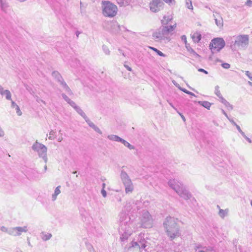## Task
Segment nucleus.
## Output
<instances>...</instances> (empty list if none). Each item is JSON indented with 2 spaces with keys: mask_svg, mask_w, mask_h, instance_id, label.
Instances as JSON below:
<instances>
[{
  "mask_svg": "<svg viewBox=\"0 0 252 252\" xmlns=\"http://www.w3.org/2000/svg\"><path fill=\"white\" fill-rule=\"evenodd\" d=\"M158 56H163V57L165 56V55L162 52L160 51L159 50H158Z\"/></svg>",
  "mask_w": 252,
  "mask_h": 252,
  "instance_id": "58",
  "label": "nucleus"
},
{
  "mask_svg": "<svg viewBox=\"0 0 252 252\" xmlns=\"http://www.w3.org/2000/svg\"><path fill=\"white\" fill-rule=\"evenodd\" d=\"M32 148V150L37 153L39 158H42L44 160L45 163L47 162V148L44 145L36 141L33 143Z\"/></svg>",
  "mask_w": 252,
  "mask_h": 252,
  "instance_id": "6",
  "label": "nucleus"
},
{
  "mask_svg": "<svg viewBox=\"0 0 252 252\" xmlns=\"http://www.w3.org/2000/svg\"><path fill=\"white\" fill-rule=\"evenodd\" d=\"M121 177L122 182L125 187V190L126 193H130L133 190V186L130 179L127 173L122 171L121 173Z\"/></svg>",
  "mask_w": 252,
  "mask_h": 252,
  "instance_id": "8",
  "label": "nucleus"
},
{
  "mask_svg": "<svg viewBox=\"0 0 252 252\" xmlns=\"http://www.w3.org/2000/svg\"><path fill=\"white\" fill-rule=\"evenodd\" d=\"M221 112L227 119H229L227 114L226 113V112L224 111L223 109H221Z\"/></svg>",
  "mask_w": 252,
  "mask_h": 252,
  "instance_id": "57",
  "label": "nucleus"
},
{
  "mask_svg": "<svg viewBox=\"0 0 252 252\" xmlns=\"http://www.w3.org/2000/svg\"><path fill=\"white\" fill-rule=\"evenodd\" d=\"M246 4L249 6H252V0H247Z\"/></svg>",
  "mask_w": 252,
  "mask_h": 252,
  "instance_id": "50",
  "label": "nucleus"
},
{
  "mask_svg": "<svg viewBox=\"0 0 252 252\" xmlns=\"http://www.w3.org/2000/svg\"><path fill=\"white\" fill-rule=\"evenodd\" d=\"M149 48L158 53V49L152 47H149Z\"/></svg>",
  "mask_w": 252,
  "mask_h": 252,
  "instance_id": "62",
  "label": "nucleus"
},
{
  "mask_svg": "<svg viewBox=\"0 0 252 252\" xmlns=\"http://www.w3.org/2000/svg\"><path fill=\"white\" fill-rule=\"evenodd\" d=\"M94 129L97 133L99 134H102V131L97 126H95V127L94 128Z\"/></svg>",
  "mask_w": 252,
  "mask_h": 252,
  "instance_id": "48",
  "label": "nucleus"
},
{
  "mask_svg": "<svg viewBox=\"0 0 252 252\" xmlns=\"http://www.w3.org/2000/svg\"><path fill=\"white\" fill-rule=\"evenodd\" d=\"M165 2L170 6L174 5L176 3L175 0H163Z\"/></svg>",
  "mask_w": 252,
  "mask_h": 252,
  "instance_id": "35",
  "label": "nucleus"
},
{
  "mask_svg": "<svg viewBox=\"0 0 252 252\" xmlns=\"http://www.w3.org/2000/svg\"><path fill=\"white\" fill-rule=\"evenodd\" d=\"M158 6H161V5H163V3L160 0H158Z\"/></svg>",
  "mask_w": 252,
  "mask_h": 252,
  "instance_id": "61",
  "label": "nucleus"
},
{
  "mask_svg": "<svg viewBox=\"0 0 252 252\" xmlns=\"http://www.w3.org/2000/svg\"><path fill=\"white\" fill-rule=\"evenodd\" d=\"M195 252H205V251L203 250H195Z\"/></svg>",
  "mask_w": 252,
  "mask_h": 252,
  "instance_id": "64",
  "label": "nucleus"
},
{
  "mask_svg": "<svg viewBox=\"0 0 252 252\" xmlns=\"http://www.w3.org/2000/svg\"><path fill=\"white\" fill-rule=\"evenodd\" d=\"M119 53L122 54L124 57H125L126 56V55L122 51V50L121 49H119Z\"/></svg>",
  "mask_w": 252,
  "mask_h": 252,
  "instance_id": "60",
  "label": "nucleus"
},
{
  "mask_svg": "<svg viewBox=\"0 0 252 252\" xmlns=\"http://www.w3.org/2000/svg\"><path fill=\"white\" fill-rule=\"evenodd\" d=\"M18 105L13 101H11V107L13 108H16V106Z\"/></svg>",
  "mask_w": 252,
  "mask_h": 252,
  "instance_id": "51",
  "label": "nucleus"
},
{
  "mask_svg": "<svg viewBox=\"0 0 252 252\" xmlns=\"http://www.w3.org/2000/svg\"><path fill=\"white\" fill-rule=\"evenodd\" d=\"M221 66L225 69H228L230 67V65L228 63H223L221 64Z\"/></svg>",
  "mask_w": 252,
  "mask_h": 252,
  "instance_id": "40",
  "label": "nucleus"
},
{
  "mask_svg": "<svg viewBox=\"0 0 252 252\" xmlns=\"http://www.w3.org/2000/svg\"><path fill=\"white\" fill-rule=\"evenodd\" d=\"M225 42L223 38L217 37L211 40L210 44V48L213 53L219 52L225 46Z\"/></svg>",
  "mask_w": 252,
  "mask_h": 252,
  "instance_id": "7",
  "label": "nucleus"
},
{
  "mask_svg": "<svg viewBox=\"0 0 252 252\" xmlns=\"http://www.w3.org/2000/svg\"><path fill=\"white\" fill-rule=\"evenodd\" d=\"M203 250L206 252H212L214 251V249L212 247H203Z\"/></svg>",
  "mask_w": 252,
  "mask_h": 252,
  "instance_id": "36",
  "label": "nucleus"
},
{
  "mask_svg": "<svg viewBox=\"0 0 252 252\" xmlns=\"http://www.w3.org/2000/svg\"><path fill=\"white\" fill-rule=\"evenodd\" d=\"M245 74L249 77V78L252 81V73L249 71H245Z\"/></svg>",
  "mask_w": 252,
  "mask_h": 252,
  "instance_id": "43",
  "label": "nucleus"
},
{
  "mask_svg": "<svg viewBox=\"0 0 252 252\" xmlns=\"http://www.w3.org/2000/svg\"><path fill=\"white\" fill-rule=\"evenodd\" d=\"M197 103L208 110L210 109L211 106V103L206 101H199Z\"/></svg>",
  "mask_w": 252,
  "mask_h": 252,
  "instance_id": "27",
  "label": "nucleus"
},
{
  "mask_svg": "<svg viewBox=\"0 0 252 252\" xmlns=\"http://www.w3.org/2000/svg\"><path fill=\"white\" fill-rule=\"evenodd\" d=\"M61 186H58L55 189L54 193L52 195V199L53 201L56 200L57 196L61 193Z\"/></svg>",
  "mask_w": 252,
  "mask_h": 252,
  "instance_id": "25",
  "label": "nucleus"
},
{
  "mask_svg": "<svg viewBox=\"0 0 252 252\" xmlns=\"http://www.w3.org/2000/svg\"><path fill=\"white\" fill-rule=\"evenodd\" d=\"M179 89H180V90L182 91L183 92H184L188 94H189V95H191L192 96H195V95L193 93L185 89H183V88H179Z\"/></svg>",
  "mask_w": 252,
  "mask_h": 252,
  "instance_id": "39",
  "label": "nucleus"
},
{
  "mask_svg": "<svg viewBox=\"0 0 252 252\" xmlns=\"http://www.w3.org/2000/svg\"><path fill=\"white\" fill-rule=\"evenodd\" d=\"M0 230L4 232L7 233L9 235H10V231L11 230V228H7L4 226H2L0 228Z\"/></svg>",
  "mask_w": 252,
  "mask_h": 252,
  "instance_id": "31",
  "label": "nucleus"
},
{
  "mask_svg": "<svg viewBox=\"0 0 252 252\" xmlns=\"http://www.w3.org/2000/svg\"><path fill=\"white\" fill-rule=\"evenodd\" d=\"M107 138L112 141L119 142H121L122 139L121 137H119L116 135L111 134L107 136Z\"/></svg>",
  "mask_w": 252,
  "mask_h": 252,
  "instance_id": "24",
  "label": "nucleus"
},
{
  "mask_svg": "<svg viewBox=\"0 0 252 252\" xmlns=\"http://www.w3.org/2000/svg\"><path fill=\"white\" fill-rule=\"evenodd\" d=\"M220 101L222 103H223L224 105H226V104L228 102L226 100H225L222 96L220 98Z\"/></svg>",
  "mask_w": 252,
  "mask_h": 252,
  "instance_id": "45",
  "label": "nucleus"
},
{
  "mask_svg": "<svg viewBox=\"0 0 252 252\" xmlns=\"http://www.w3.org/2000/svg\"><path fill=\"white\" fill-rule=\"evenodd\" d=\"M120 226L119 231L123 239H127L133 231L137 230L138 225L135 226V222L131 220L130 217L126 213H121L120 215Z\"/></svg>",
  "mask_w": 252,
  "mask_h": 252,
  "instance_id": "1",
  "label": "nucleus"
},
{
  "mask_svg": "<svg viewBox=\"0 0 252 252\" xmlns=\"http://www.w3.org/2000/svg\"><path fill=\"white\" fill-rule=\"evenodd\" d=\"M219 87L217 86L215 87V93L217 95V96L219 98H221L222 96L220 93V92L219 90Z\"/></svg>",
  "mask_w": 252,
  "mask_h": 252,
  "instance_id": "30",
  "label": "nucleus"
},
{
  "mask_svg": "<svg viewBox=\"0 0 252 252\" xmlns=\"http://www.w3.org/2000/svg\"><path fill=\"white\" fill-rule=\"evenodd\" d=\"M0 93L1 95L5 96V98L7 100H11V94L9 91L7 90H3V88L1 86V89L0 90Z\"/></svg>",
  "mask_w": 252,
  "mask_h": 252,
  "instance_id": "16",
  "label": "nucleus"
},
{
  "mask_svg": "<svg viewBox=\"0 0 252 252\" xmlns=\"http://www.w3.org/2000/svg\"><path fill=\"white\" fill-rule=\"evenodd\" d=\"M191 37L195 43H198L201 38V34L199 32H195L191 34Z\"/></svg>",
  "mask_w": 252,
  "mask_h": 252,
  "instance_id": "19",
  "label": "nucleus"
},
{
  "mask_svg": "<svg viewBox=\"0 0 252 252\" xmlns=\"http://www.w3.org/2000/svg\"><path fill=\"white\" fill-rule=\"evenodd\" d=\"M60 84L63 87L64 91L66 92L69 95L72 94V93L71 90L64 81H62V82L60 83Z\"/></svg>",
  "mask_w": 252,
  "mask_h": 252,
  "instance_id": "22",
  "label": "nucleus"
},
{
  "mask_svg": "<svg viewBox=\"0 0 252 252\" xmlns=\"http://www.w3.org/2000/svg\"><path fill=\"white\" fill-rule=\"evenodd\" d=\"M124 66L125 67V68H126L128 71H132V69L130 67H129L128 65L126 64H124Z\"/></svg>",
  "mask_w": 252,
  "mask_h": 252,
  "instance_id": "54",
  "label": "nucleus"
},
{
  "mask_svg": "<svg viewBox=\"0 0 252 252\" xmlns=\"http://www.w3.org/2000/svg\"><path fill=\"white\" fill-rule=\"evenodd\" d=\"M101 193L102 195V196L104 197H105L107 195V193H106V190L104 189H102L101 191Z\"/></svg>",
  "mask_w": 252,
  "mask_h": 252,
  "instance_id": "49",
  "label": "nucleus"
},
{
  "mask_svg": "<svg viewBox=\"0 0 252 252\" xmlns=\"http://www.w3.org/2000/svg\"><path fill=\"white\" fill-rule=\"evenodd\" d=\"M165 231L167 236L171 240L180 236L179 226L173 227L172 228H169L167 229H166Z\"/></svg>",
  "mask_w": 252,
  "mask_h": 252,
  "instance_id": "12",
  "label": "nucleus"
},
{
  "mask_svg": "<svg viewBox=\"0 0 252 252\" xmlns=\"http://www.w3.org/2000/svg\"><path fill=\"white\" fill-rule=\"evenodd\" d=\"M180 115V116L181 117L182 120L185 122L186 121V119H185V117H184V116L183 115H182L181 113H180L179 112H177Z\"/></svg>",
  "mask_w": 252,
  "mask_h": 252,
  "instance_id": "55",
  "label": "nucleus"
},
{
  "mask_svg": "<svg viewBox=\"0 0 252 252\" xmlns=\"http://www.w3.org/2000/svg\"><path fill=\"white\" fill-rule=\"evenodd\" d=\"M235 126L236 127L238 131L241 134V135H244V132L241 130L240 127L238 125Z\"/></svg>",
  "mask_w": 252,
  "mask_h": 252,
  "instance_id": "46",
  "label": "nucleus"
},
{
  "mask_svg": "<svg viewBox=\"0 0 252 252\" xmlns=\"http://www.w3.org/2000/svg\"><path fill=\"white\" fill-rule=\"evenodd\" d=\"M230 44L232 49L235 50L236 47L245 49L249 44V37L247 35H240L233 37Z\"/></svg>",
  "mask_w": 252,
  "mask_h": 252,
  "instance_id": "4",
  "label": "nucleus"
},
{
  "mask_svg": "<svg viewBox=\"0 0 252 252\" xmlns=\"http://www.w3.org/2000/svg\"><path fill=\"white\" fill-rule=\"evenodd\" d=\"M186 46L188 51L190 53L193 54L196 56H199V55L191 48L189 47V46H188V44H186Z\"/></svg>",
  "mask_w": 252,
  "mask_h": 252,
  "instance_id": "33",
  "label": "nucleus"
},
{
  "mask_svg": "<svg viewBox=\"0 0 252 252\" xmlns=\"http://www.w3.org/2000/svg\"><path fill=\"white\" fill-rule=\"evenodd\" d=\"M121 143L123 144L126 147H127L130 150H133L135 148L134 146L131 145L128 142L123 139H122Z\"/></svg>",
  "mask_w": 252,
  "mask_h": 252,
  "instance_id": "29",
  "label": "nucleus"
},
{
  "mask_svg": "<svg viewBox=\"0 0 252 252\" xmlns=\"http://www.w3.org/2000/svg\"><path fill=\"white\" fill-rule=\"evenodd\" d=\"M229 120V121L231 123V124L232 125H233L234 126H236L237 125V124L232 119H228Z\"/></svg>",
  "mask_w": 252,
  "mask_h": 252,
  "instance_id": "56",
  "label": "nucleus"
},
{
  "mask_svg": "<svg viewBox=\"0 0 252 252\" xmlns=\"http://www.w3.org/2000/svg\"><path fill=\"white\" fill-rule=\"evenodd\" d=\"M0 8L2 11L7 13L9 10V5L6 0H0Z\"/></svg>",
  "mask_w": 252,
  "mask_h": 252,
  "instance_id": "14",
  "label": "nucleus"
},
{
  "mask_svg": "<svg viewBox=\"0 0 252 252\" xmlns=\"http://www.w3.org/2000/svg\"><path fill=\"white\" fill-rule=\"evenodd\" d=\"M158 8V0H153L150 3V9L151 11L156 12Z\"/></svg>",
  "mask_w": 252,
  "mask_h": 252,
  "instance_id": "20",
  "label": "nucleus"
},
{
  "mask_svg": "<svg viewBox=\"0 0 252 252\" xmlns=\"http://www.w3.org/2000/svg\"><path fill=\"white\" fill-rule=\"evenodd\" d=\"M198 71L203 72L206 74H207L208 73V72L206 70H205L202 68H199V69H198Z\"/></svg>",
  "mask_w": 252,
  "mask_h": 252,
  "instance_id": "53",
  "label": "nucleus"
},
{
  "mask_svg": "<svg viewBox=\"0 0 252 252\" xmlns=\"http://www.w3.org/2000/svg\"><path fill=\"white\" fill-rule=\"evenodd\" d=\"M81 33V32H79V31H77L76 32V35L77 36V37H78L79 36V35Z\"/></svg>",
  "mask_w": 252,
  "mask_h": 252,
  "instance_id": "63",
  "label": "nucleus"
},
{
  "mask_svg": "<svg viewBox=\"0 0 252 252\" xmlns=\"http://www.w3.org/2000/svg\"><path fill=\"white\" fill-rule=\"evenodd\" d=\"M132 0H116L117 3L121 6H126L129 5Z\"/></svg>",
  "mask_w": 252,
  "mask_h": 252,
  "instance_id": "23",
  "label": "nucleus"
},
{
  "mask_svg": "<svg viewBox=\"0 0 252 252\" xmlns=\"http://www.w3.org/2000/svg\"><path fill=\"white\" fill-rule=\"evenodd\" d=\"M40 236H41V239L43 241H46L51 239V238L52 236V235L50 233L42 232L41 233Z\"/></svg>",
  "mask_w": 252,
  "mask_h": 252,
  "instance_id": "21",
  "label": "nucleus"
},
{
  "mask_svg": "<svg viewBox=\"0 0 252 252\" xmlns=\"http://www.w3.org/2000/svg\"><path fill=\"white\" fill-rule=\"evenodd\" d=\"M178 220L171 217H167L163 222V226L165 230L169 228L179 226L178 224Z\"/></svg>",
  "mask_w": 252,
  "mask_h": 252,
  "instance_id": "11",
  "label": "nucleus"
},
{
  "mask_svg": "<svg viewBox=\"0 0 252 252\" xmlns=\"http://www.w3.org/2000/svg\"><path fill=\"white\" fill-rule=\"evenodd\" d=\"M181 39L185 42L186 45L187 44V37H186V36L185 35H182V37H181Z\"/></svg>",
  "mask_w": 252,
  "mask_h": 252,
  "instance_id": "52",
  "label": "nucleus"
},
{
  "mask_svg": "<svg viewBox=\"0 0 252 252\" xmlns=\"http://www.w3.org/2000/svg\"><path fill=\"white\" fill-rule=\"evenodd\" d=\"M217 207L219 209V215L221 218L223 219L228 215L229 211L228 209L225 210L221 209L218 205L217 206Z\"/></svg>",
  "mask_w": 252,
  "mask_h": 252,
  "instance_id": "18",
  "label": "nucleus"
},
{
  "mask_svg": "<svg viewBox=\"0 0 252 252\" xmlns=\"http://www.w3.org/2000/svg\"><path fill=\"white\" fill-rule=\"evenodd\" d=\"M63 140V137H62V135H61L58 138V141L59 142H61Z\"/></svg>",
  "mask_w": 252,
  "mask_h": 252,
  "instance_id": "59",
  "label": "nucleus"
},
{
  "mask_svg": "<svg viewBox=\"0 0 252 252\" xmlns=\"http://www.w3.org/2000/svg\"><path fill=\"white\" fill-rule=\"evenodd\" d=\"M15 110H16V113H17V115L18 116H20L22 115V112L20 110V108H19V107L18 106H16V108H15Z\"/></svg>",
  "mask_w": 252,
  "mask_h": 252,
  "instance_id": "42",
  "label": "nucleus"
},
{
  "mask_svg": "<svg viewBox=\"0 0 252 252\" xmlns=\"http://www.w3.org/2000/svg\"><path fill=\"white\" fill-rule=\"evenodd\" d=\"M168 186L173 189L181 197L185 200L190 199L192 195L183 184L175 179H170L168 182Z\"/></svg>",
  "mask_w": 252,
  "mask_h": 252,
  "instance_id": "3",
  "label": "nucleus"
},
{
  "mask_svg": "<svg viewBox=\"0 0 252 252\" xmlns=\"http://www.w3.org/2000/svg\"><path fill=\"white\" fill-rule=\"evenodd\" d=\"M63 98L66 101L71 107L75 103L73 101L71 100L66 95L64 94H62Z\"/></svg>",
  "mask_w": 252,
  "mask_h": 252,
  "instance_id": "28",
  "label": "nucleus"
},
{
  "mask_svg": "<svg viewBox=\"0 0 252 252\" xmlns=\"http://www.w3.org/2000/svg\"><path fill=\"white\" fill-rule=\"evenodd\" d=\"M102 49H103L104 52L105 53V54L106 55H108L110 54V51L109 48L106 46L103 45Z\"/></svg>",
  "mask_w": 252,
  "mask_h": 252,
  "instance_id": "37",
  "label": "nucleus"
},
{
  "mask_svg": "<svg viewBox=\"0 0 252 252\" xmlns=\"http://www.w3.org/2000/svg\"><path fill=\"white\" fill-rule=\"evenodd\" d=\"M102 13L105 17H113L118 11L117 7L115 4L108 1L102 2Z\"/></svg>",
  "mask_w": 252,
  "mask_h": 252,
  "instance_id": "5",
  "label": "nucleus"
},
{
  "mask_svg": "<svg viewBox=\"0 0 252 252\" xmlns=\"http://www.w3.org/2000/svg\"><path fill=\"white\" fill-rule=\"evenodd\" d=\"M85 120L89 125V126L93 129L96 126L93 122H92L88 117L86 119H85Z\"/></svg>",
  "mask_w": 252,
  "mask_h": 252,
  "instance_id": "34",
  "label": "nucleus"
},
{
  "mask_svg": "<svg viewBox=\"0 0 252 252\" xmlns=\"http://www.w3.org/2000/svg\"><path fill=\"white\" fill-rule=\"evenodd\" d=\"M215 20L216 24L219 27H222L223 26V20L222 18L220 16V14L218 13H215L213 15Z\"/></svg>",
  "mask_w": 252,
  "mask_h": 252,
  "instance_id": "15",
  "label": "nucleus"
},
{
  "mask_svg": "<svg viewBox=\"0 0 252 252\" xmlns=\"http://www.w3.org/2000/svg\"><path fill=\"white\" fill-rule=\"evenodd\" d=\"M245 139L246 140H247V141L250 143H252V140L251 139H250L249 137H248L245 134V133L244 132V135H242Z\"/></svg>",
  "mask_w": 252,
  "mask_h": 252,
  "instance_id": "47",
  "label": "nucleus"
},
{
  "mask_svg": "<svg viewBox=\"0 0 252 252\" xmlns=\"http://www.w3.org/2000/svg\"><path fill=\"white\" fill-rule=\"evenodd\" d=\"M186 6L189 9H193V6L192 5V2L190 0H188V1H186Z\"/></svg>",
  "mask_w": 252,
  "mask_h": 252,
  "instance_id": "38",
  "label": "nucleus"
},
{
  "mask_svg": "<svg viewBox=\"0 0 252 252\" xmlns=\"http://www.w3.org/2000/svg\"><path fill=\"white\" fill-rule=\"evenodd\" d=\"M173 16L168 14L164 15L161 20L162 28L161 32L158 33V40L164 42H168L170 40V36L172 35L173 31L176 27V24L172 25Z\"/></svg>",
  "mask_w": 252,
  "mask_h": 252,
  "instance_id": "2",
  "label": "nucleus"
},
{
  "mask_svg": "<svg viewBox=\"0 0 252 252\" xmlns=\"http://www.w3.org/2000/svg\"><path fill=\"white\" fill-rule=\"evenodd\" d=\"M52 76L53 77L56 79L60 83L63 81L61 74L59 73V72L57 71H54L52 72Z\"/></svg>",
  "mask_w": 252,
  "mask_h": 252,
  "instance_id": "26",
  "label": "nucleus"
},
{
  "mask_svg": "<svg viewBox=\"0 0 252 252\" xmlns=\"http://www.w3.org/2000/svg\"><path fill=\"white\" fill-rule=\"evenodd\" d=\"M143 234H140L137 239V241H132L131 242V246L128 249L129 251H133L134 249H136L137 250L140 249H144L146 247L145 241L144 238H143Z\"/></svg>",
  "mask_w": 252,
  "mask_h": 252,
  "instance_id": "10",
  "label": "nucleus"
},
{
  "mask_svg": "<svg viewBox=\"0 0 252 252\" xmlns=\"http://www.w3.org/2000/svg\"><path fill=\"white\" fill-rule=\"evenodd\" d=\"M153 220L151 216L147 211H144L141 217V224L138 227H143L144 228H150L152 227Z\"/></svg>",
  "mask_w": 252,
  "mask_h": 252,
  "instance_id": "9",
  "label": "nucleus"
},
{
  "mask_svg": "<svg viewBox=\"0 0 252 252\" xmlns=\"http://www.w3.org/2000/svg\"><path fill=\"white\" fill-rule=\"evenodd\" d=\"M72 107L76 110V111L80 115H81L84 119H86L87 118V116L85 114V113L84 112V111L78 106L76 105V103L73 105Z\"/></svg>",
  "mask_w": 252,
  "mask_h": 252,
  "instance_id": "17",
  "label": "nucleus"
},
{
  "mask_svg": "<svg viewBox=\"0 0 252 252\" xmlns=\"http://www.w3.org/2000/svg\"><path fill=\"white\" fill-rule=\"evenodd\" d=\"M225 107H227L228 110H232L233 109V107L232 105L230 104L229 102H227L226 105H225Z\"/></svg>",
  "mask_w": 252,
  "mask_h": 252,
  "instance_id": "41",
  "label": "nucleus"
},
{
  "mask_svg": "<svg viewBox=\"0 0 252 252\" xmlns=\"http://www.w3.org/2000/svg\"><path fill=\"white\" fill-rule=\"evenodd\" d=\"M56 131L54 130H51L49 134V137L48 138L50 140H53L55 138V134Z\"/></svg>",
  "mask_w": 252,
  "mask_h": 252,
  "instance_id": "32",
  "label": "nucleus"
},
{
  "mask_svg": "<svg viewBox=\"0 0 252 252\" xmlns=\"http://www.w3.org/2000/svg\"><path fill=\"white\" fill-rule=\"evenodd\" d=\"M220 101L222 103H223L224 105H226V104L228 102L226 100H225L222 96L220 98Z\"/></svg>",
  "mask_w": 252,
  "mask_h": 252,
  "instance_id": "44",
  "label": "nucleus"
},
{
  "mask_svg": "<svg viewBox=\"0 0 252 252\" xmlns=\"http://www.w3.org/2000/svg\"><path fill=\"white\" fill-rule=\"evenodd\" d=\"M28 231V228L27 226L11 227V230L10 231V235L13 236H18L21 235L22 233L27 232Z\"/></svg>",
  "mask_w": 252,
  "mask_h": 252,
  "instance_id": "13",
  "label": "nucleus"
}]
</instances>
